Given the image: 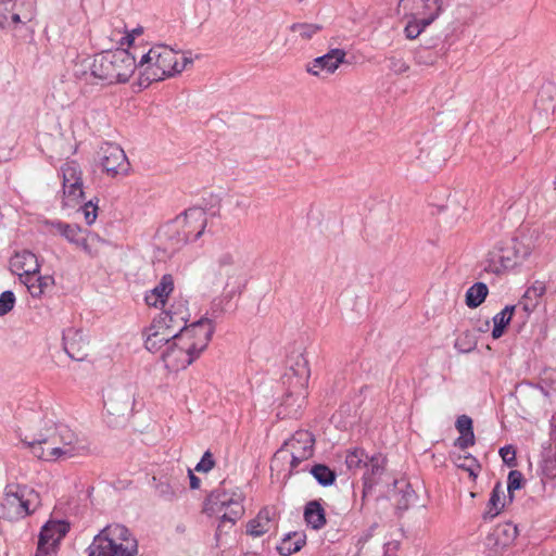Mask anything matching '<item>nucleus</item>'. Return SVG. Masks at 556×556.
Here are the masks:
<instances>
[{"mask_svg":"<svg viewBox=\"0 0 556 556\" xmlns=\"http://www.w3.org/2000/svg\"><path fill=\"white\" fill-rule=\"evenodd\" d=\"M100 164L111 177L126 173L129 165L124 150L114 143H105L101 148Z\"/></svg>","mask_w":556,"mask_h":556,"instance_id":"f3484780","label":"nucleus"},{"mask_svg":"<svg viewBox=\"0 0 556 556\" xmlns=\"http://www.w3.org/2000/svg\"><path fill=\"white\" fill-rule=\"evenodd\" d=\"M164 326L173 329L174 334L179 336L189 326H186L189 319L186 302L178 301L169 309L163 311L156 317Z\"/></svg>","mask_w":556,"mask_h":556,"instance_id":"6ab92c4d","label":"nucleus"},{"mask_svg":"<svg viewBox=\"0 0 556 556\" xmlns=\"http://www.w3.org/2000/svg\"><path fill=\"white\" fill-rule=\"evenodd\" d=\"M215 465L213 455L210 451H206L201 460L197 464L195 470L199 472H208Z\"/></svg>","mask_w":556,"mask_h":556,"instance_id":"8fccbe9b","label":"nucleus"},{"mask_svg":"<svg viewBox=\"0 0 556 556\" xmlns=\"http://www.w3.org/2000/svg\"><path fill=\"white\" fill-rule=\"evenodd\" d=\"M364 472V481L366 485L377 483L378 479L384 471V458L380 454L372 455L368 458Z\"/></svg>","mask_w":556,"mask_h":556,"instance_id":"473e14b6","label":"nucleus"},{"mask_svg":"<svg viewBox=\"0 0 556 556\" xmlns=\"http://www.w3.org/2000/svg\"><path fill=\"white\" fill-rule=\"evenodd\" d=\"M503 496H504V490H503L502 485L500 483H497L494 486V489L491 493L490 500H489L488 514H490L492 517L497 516L500 514V511L502 510V508L504 507Z\"/></svg>","mask_w":556,"mask_h":556,"instance_id":"79ce46f5","label":"nucleus"},{"mask_svg":"<svg viewBox=\"0 0 556 556\" xmlns=\"http://www.w3.org/2000/svg\"><path fill=\"white\" fill-rule=\"evenodd\" d=\"M41 505L40 495L27 485L9 483L0 504L2 516L9 520H18L35 513Z\"/></svg>","mask_w":556,"mask_h":556,"instance_id":"9b49d317","label":"nucleus"},{"mask_svg":"<svg viewBox=\"0 0 556 556\" xmlns=\"http://www.w3.org/2000/svg\"><path fill=\"white\" fill-rule=\"evenodd\" d=\"M488 287L484 282L473 283L466 292V304L470 308H476L483 303L488 295Z\"/></svg>","mask_w":556,"mask_h":556,"instance_id":"e433bc0d","label":"nucleus"},{"mask_svg":"<svg viewBox=\"0 0 556 556\" xmlns=\"http://www.w3.org/2000/svg\"><path fill=\"white\" fill-rule=\"evenodd\" d=\"M276 511L273 507H264L257 516L247 525V533L258 538L276 528Z\"/></svg>","mask_w":556,"mask_h":556,"instance_id":"b1692460","label":"nucleus"},{"mask_svg":"<svg viewBox=\"0 0 556 556\" xmlns=\"http://www.w3.org/2000/svg\"><path fill=\"white\" fill-rule=\"evenodd\" d=\"M62 186L71 182H83L81 169L77 162L67 161L61 166Z\"/></svg>","mask_w":556,"mask_h":556,"instance_id":"58836bf2","label":"nucleus"},{"mask_svg":"<svg viewBox=\"0 0 556 556\" xmlns=\"http://www.w3.org/2000/svg\"><path fill=\"white\" fill-rule=\"evenodd\" d=\"M303 516L306 525L314 530H319L326 525V511L319 501L306 503Z\"/></svg>","mask_w":556,"mask_h":556,"instance_id":"c756f323","label":"nucleus"},{"mask_svg":"<svg viewBox=\"0 0 556 556\" xmlns=\"http://www.w3.org/2000/svg\"><path fill=\"white\" fill-rule=\"evenodd\" d=\"M459 437L455 441V446L465 450L475 444V434L472 429V419L467 415H460L455 424Z\"/></svg>","mask_w":556,"mask_h":556,"instance_id":"7c9ffc66","label":"nucleus"},{"mask_svg":"<svg viewBox=\"0 0 556 556\" xmlns=\"http://www.w3.org/2000/svg\"><path fill=\"white\" fill-rule=\"evenodd\" d=\"M93 72H96L94 59L92 62L86 59L75 64L74 77L85 91H88V87L100 86V80Z\"/></svg>","mask_w":556,"mask_h":556,"instance_id":"cd10ccee","label":"nucleus"},{"mask_svg":"<svg viewBox=\"0 0 556 556\" xmlns=\"http://www.w3.org/2000/svg\"><path fill=\"white\" fill-rule=\"evenodd\" d=\"M441 14V0L433 1V12L429 16L415 17L405 26L404 33L408 39L417 38Z\"/></svg>","mask_w":556,"mask_h":556,"instance_id":"bb28decb","label":"nucleus"},{"mask_svg":"<svg viewBox=\"0 0 556 556\" xmlns=\"http://www.w3.org/2000/svg\"><path fill=\"white\" fill-rule=\"evenodd\" d=\"M243 492L239 488L228 489L226 481H223L220 486L208 495L204 510L208 515H219L220 523L217 532L222 531L226 522L233 526L243 516Z\"/></svg>","mask_w":556,"mask_h":556,"instance_id":"6e6552de","label":"nucleus"},{"mask_svg":"<svg viewBox=\"0 0 556 556\" xmlns=\"http://www.w3.org/2000/svg\"><path fill=\"white\" fill-rule=\"evenodd\" d=\"M290 29L293 33H298L302 39L308 40L320 30V26L317 24L294 23Z\"/></svg>","mask_w":556,"mask_h":556,"instance_id":"37998d69","label":"nucleus"},{"mask_svg":"<svg viewBox=\"0 0 556 556\" xmlns=\"http://www.w3.org/2000/svg\"><path fill=\"white\" fill-rule=\"evenodd\" d=\"M346 53L343 49H331L326 54L314 59L306 65L307 73L320 76L323 72L333 74L340 64L345 61Z\"/></svg>","mask_w":556,"mask_h":556,"instance_id":"aec40b11","label":"nucleus"},{"mask_svg":"<svg viewBox=\"0 0 556 556\" xmlns=\"http://www.w3.org/2000/svg\"><path fill=\"white\" fill-rule=\"evenodd\" d=\"M10 269L12 273L18 275L20 281L23 283L26 276L29 278L30 274L40 273V264L36 254L29 250L16 252L10 260Z\"/></svg>","mask_w":556,"mask_h":556,"instance_id":"4be33fe9","label":"nucleus"},{"mask_svg":"<svg viewBox=\"0 0 556 556\" xmlns=\"http://www.w3.org/2000/svg\"><path fill=\"white\" fill-rule=\"evenodd\" d=\"M522 473L518 470H511L508 473L507 491L511 494L514 491L519 490L522 484Z\"/></svg>","mask_w":556,"mask_h":556,"instance_id":"09e8293b","label":"nucleus"},{"mask_svg":"<svg viewBox=\"0 0 556 556\" xmlns=\"http://www.w3.org/2000/svg\"><path fill=\"white\" fill-rule=\"evenodd\" d=\"M33 454L46 462L65 460L88 453V445L67 425L45 419L38 433L21 438Z\"/></svg>","mask_w":556,"mask_h":556,"instance_id":"f257e3e1","label":"nucleus"},{"mask_svg":"<svg viewBox=\"0 0 556 556\" xmlns=\"http://www.w3.org/2000/svg\"><path fill=\"white\" fill-rule=\"evenodd\" d=\"M18 3L14 0H0V27L4 28L9 25V18L12 23H25L23 13L17 9Z\"/></svg>","mask_w":556,"mask_h":556,"instance_id":"2f4dec72","label":"nucleus"},{"mask_svg":"<svg viewBox=\"0 0 556 556\" xmlns=\"http://www.w3.org/2000/svg\"><path fill=\"white\" fill-rule=\"evenodd\" d=\"M68 530L70 526L65 521H48L39 533L36 556H56L59 544Z\"/></svg>","mask_w":556,"mask_h":556,"instance_id":"2eb2a0df","label":"nucleus"},{"mask_svg":"<svg viewBox=\"0 0 556 556\" xmlns=\"http://www.w3.org/2000/svg\"><path fill=\"white\" fill-rule=\"evenodd\" d=\"M142 27L135 28L131 33H128L125 37L121 39V46H130L134 42L135 36L142 34Z\"/></svg>","mask_w":556,"mask_h":556,"instance_id":"6e6d98bb","label":"nucleus"},{"mask_svg":"<svg viewBox=\"0 0 556 556\" xmlns=\"http://www.w3.org/2000/svg\"><path fill=\"white\" fill-rule=\"evenodd\" d=\"M305 400L306 399L300 402L296 391L286 389L277 416L280 418H298L305 405Z\"/></svg>","mask_w":556,"mask_h":556,"instance_id":"c85d7f7f","label":"nucleus"},{"mask_svg":"<svg viewBox=\"0 0 556 556\" xmlns=\"http://www.w3.org/2000/svg\"><path fill=\"white\" fill-rule=\"evenodd\" d=\"M87 345L80 330L71 328L63 332L64 351L72 359L84 361L88 355Z\"/></svg>","mask_w":556,"mask_h":556,"instance_id":"5701e85b","label":"nucleus"},{"mask_svg":"<svg viewBox=\"0 0 556 556\" xmlns=\"http://www.w3.org/2000/svg\"><path fill=\"white\" fill-rule=\"evenodd\" d=\"M189 478H190V488L192 490L199 489L200 479L191 470H189Z\"/></svg>","mask_w":556,"mask_h":556,"instance_id":"13d9d810","label":"nucleus"},{"mask_svg":"<svg viewBox=\"0 0 556 556\" xmlns=\"http://www.w3.org/2000/svg\"><path fill=\"white\" fill-rule=\"evenodd\" d=\"M188 242L198 240L207 225V214L202 207H190L173 219Z\"/></svg>","mask_w":556,"mask_h":556,"instance_id":"dca6fc26","label":"nucleus"},{"mask_svg":"<svg viewBox=\"0 0 556 556\" xmlns=\"http://www.w3.org/2000/svg\"><path fill=\"white\" fill-rule=\"evenodd\" d=\"M315 439L308 431H296L283 446L277 452L278 455L289 454L291 457V469H295L303 460L313 456Z\"/></svg>","mask_w":556,"mask_h":556,"instance_id":"ddd939ff","label":"nucleus"},{"mask_svg":"<svg viewBox=\"0 0 556 556\" xmlns=\"http://www.w3.org/2000/svg\"><path fill=\"white\" fill-rule=\"evenodd\" d=\"M392 497L395 503V507L400 511L407 510L417 500V494L412 488L410 483L405 480H395L393 485Z\"/></svg>","mask_w":556,"mask_h":556,"instance_id":"393cba45","label":"nucleus"},{"mask_svg":"<svg viewBox=\"0 0 556 556\" xmlns=\"http://www.w3.org/2000/svg\"><path fill=\"white\" fill-rule=\"evenodd\" d=\"M31 279H33L31 277L28 278L26 276L23 285L27 288L28 292L30 293V295L33 298L41 296L48 289H50L54 286V278L50 275L38 276L37 285H34Z\"/></svg>","mask_w":556,"mask_h":556,"instance_id":"c9c22d12","label":"nucleus"},{"mask_svg":"<svg viewBox=\"0 0 556 556\" xmlns=\"http://www.w3.org/2000/svg\"><path fill=\"white\" fill-rule=\"evenodd\" d=\"M214 331L213 320L206 317L189 325L161 351L165 367L170 371L187 368L205 351Z\"/></svg>","mask_w":556,"mask_h":556,"instance_id":"f03ea898","label":"nucleus"},{"mask_svg":"<svg viewBox=\"0 0 556 556\" xmlns=\"http://www.w3.org/2000/svg\"><path fill=\"white\" fill-rule=\"evenodd\" d=\"M546 291V287L541 281H535L525 293V298L528 299H539Z\"/></svg>","mask_w":556,"mask_h":556,"instance_id":"603ef678","label":"nucleus"},{"mask_svg":"<svg viewBox=\"0 0 556 556\" xmlns=\"http://www.w3.org/2000/svg\"><path fill=\"white\" fill-rule=\"evenodd\" d=\"M144 346L151 353L161 352L175 337L173 329L164 326L160 320L153 318L144 329Z\"/></svg>","mask_w":556,"mask_h":556,"instance_id":"a211bd4d","label":"nucleus"},{"mask_svg":"<svg viewBox=\"0 0 556 556\" xmlns=\"http://www.w3.org/2000/svg\"><path fill=\"white\" fill-rule=\"evenodd\" d=\"M515 312L514 305H506L500 313L493 317L492 338L500 339L504 334L506 326L510 323Z\"/></svg>","mask_w":556,"mask_h":556,"instance_id":"f704fd0d","label":"nucleus"},{"mask_svg":"<svg viewBox=\"0 0 556 556\" xmlns=\"http://www.w3.org/2000/svg\"><path fill=\"white\" fill-rule=\"evenodd\" d=\"M15 304V295L12 291L7 290L0 294V316L11 312Z\"/></svg>","mask_w":556,"mask_h":556,"instance_id":"c03bdc74","label":"nucleus"},{"mask_svg":"<svg viewBox=\"0 0 556 556\" xmlns=\"http://www.w3.org/2000/svg\"><path fill=\"white\" fill-rule=\"evenodd\" d=\"M243 492L239 488L228 489L226 481H223L220 486L208 495L204 510L208 515H219L220 523L217 532L222 531L226 522L233 526L243 516Z\"/></svg>","mask_w":556,"mask_h":556,"instance_id":"0eeeda50","label":"nucleus"},{"mask_svg":"<svg viewBox=\"0 0 556 556\" xmlns=\"http://www.w3.org/2000/svg\"><path fill=\"white\" fill-rule=\"evenodd\" d=\"M135 387L127 383L112 387L105 397L108 424L111 427L123 425L130 416L135 403Z\"/></svg>","mask_w":556,"mask_h":556,"instance_id":"f8f14e48","label":"nucleus"},{"mask_svg":"<svg viewBox=\"0 0 556 556\" xmlns=\"http://www.w3.org/2000/svg\"><path fill=\"white\" fill-rule=\"evenodd\" d=\"M500 455L506 465H508L510 467L516 466V451H515L514 446L506 445V446L501 447Z\"/></svg>","mask_w":556,"mask_h":556,"instance_id":"3c124183","label":"nucleus"},{"mask_svg":"<svg viewBox=\"0 0 556 556\" xmlns=\"http://www.w3.org/2000/svg\"><path fill=\"white\" fill-rule=\"evenodd\" d=\"M29 276L33 278V279H31V280H33V283H34V285H37V283H38V282H37V277H38V276H40V275H39V274H30Z\"/></svg>","mask_w":556,"mask_h":556,"instance_id":"bf43d9fd","label":"nucleus"},{"mask_svg":"<svg viewBox=\"0 0 556 556\" xmlns=\"http://www.w3.org/2000/svg\"><path fill=\"white\" fill-rule=\"evenodd\" d=\"M543 236L539 225L522 226L510 243L496 245L488 253L484 269L502 275L521 265L533 252Z\"/></svg>","mask_w":556,"mask_h":556,"instance_id":"7ed1b4c3","label":"nucleus"},{"mask_svg":"<svg viewBox=\"0 0 556 556\" xmlns=\"http://www.w3.org/2000/svg\"><path fill=\"white\" fill-rule=\"evenodd\" d=\"M42 225L50 233L61 236L90 258L99 257L103 247L108 244V241L98 233L83 229L77 224H68L59 219H46Z\"/></svg>","mask_w":556,"mask_h":556,"instance_id":"1a4fd4ad","label":"nucleus"},{"mask_svg":"<svg viewBox=\"0 0 556 556\" xmlns=\"http://www.w3.org/2000/svg\"><path fill=\"white\" fill-rule=\"evenodd\" d=\"M155 490L157 495L166 501H173L177 496L176 489L166 481H160Z\"/></svg>","mask_w":556,"mask_h":556,"instance_id":"a18cd8bd","label":"nucleus"},{"mask_svg":"<svg viewBox=\"0 0 556 556\" xmlns=\"http://www.w3.org/2000/svg\"><path fill=\"white\" fill-rule=\"evenodd\" d=\"M157 241L162 247L164 253L167 255L174 254L176 251L181 249L186 243V235L181 233L179 227L174 220L165 224L157 231Z\"/></svg>","mask_w":556,"mask_h":556,"instance_id":"412c9836","label":"nucleus"},{"mask_svg":"<svg viewBox=\"0 0 556 556\" xmlns=\"http://www.w3.org/2000/svg\"><path fill=\"white\" fill-rule=\"evenodd\" d=\"M84 195L83 182H71L63 186V204L73 207L79 203Z\"/></svg>","mask_w":556,"mask_h":556,"instance_id":"4c0bfd02","label":"nucleus"},{"mask_svg":"<svg viewBox=\"0 0 556 556\" xmlns=\"http://www.w3.org/2000/svg\"><path fill=\"white\" fill-rule=\"evenodd\" d=\"M80 211L87 225H92L98 216V205L92 201L85 203Z\"/></svg>","mask_w":556,"mask_h":556,"instance_id":"de8ad7c7","label":"nucleus"},{"mask_svg":"<svg viewBox=\"0 0 556 556\" xmlns=\"http://www.w3.org/2000/svg\"><path fill=\"white\" fill-rule=\"evenodd\" d=\"M178 61V52L165 45H155L137 62L140 73V85L148 87L153 81H161L180 74L193 62L191 56L182 55Z\"/></svg>","mask_w":556,"mask_h":556,"instance_id":"20e7f679","label":"nucleus"},{"mask_svg":"<svg viewBox=\"0 0 556 556\" xmlns=\"http://www.w3.org/2000/svg\"><path fill=\"white\" fill-rule=\"evenodd\" d=\"M389 68L395 74H403L408 71V64L399 58H390L389 59Z\"/></svg>","mask_w":556,"mask_h":556,"instance_id":"864d4df0","label":"nucleus"},{"mask_svg":"<svg viewBox=\"0 0 556 556\" xmlns=\"http://www.w3.org/2000/svg\"><path fill=\"white\" fill-rule=\"evenodd\" d=\"M369 456L363 448H354L349 451L345 457V464L349 469L357 470L366 467Z\"/></svg>","mask_w":556,"mask_h":556,"instance_id":"ea45409f","label":"nucleus"},{"mask_svg":"<svg viewBox=\"0 0 556 556\" xmlns=\"http://www.w3.org/2000/svg\"><path fill=\"white\" fill-rule=\"evenodd\" d=\"M207 279L213 286L223 288V296L228 301L240 294L247 283L243 266L229 252L222 253L217 257Z\"/></svg>","mask_w":556,"mask_h":556,"instance_id":"9d476101","label":"nucleus"},{"mask_svg":"<svg viewBox=\"0 0 556 556\" xmlns=\"http://www.w3.org/2000/svg\"><path fill=\"white\" fill-rule=\"evenodd\" d=\"M422 4L424 12L422 16H429L431 12H433V1L434 0H419ZM443 10V0H441V11Z\"/></svg>","mask_w":556,"mask_h":556,"instance_id":"4d7b16f0","label":"nucleus"},{"mask_svg":"<svg viewBox=\"0 0 556 556\" xmlns=\"http://www.w3.org/2000/svg\"><path fill=\"white\" fill-rule=\"evenodd\" d=\"M94 67L100 86H104L128 81L137 68V62L126 49H116L96 54Z\"/></svg>","mask_w":556,"mask_h":556,"instance_id":"423d86ee","label":"nucleus"},{"mask_svg":"<svg viewBox=\"0 0 556 556\" xmlns=\"http://www.w3.org/2000/svg\"><path fill=\"white\" fill-rule=\"evenodd\" d=\"M311 473L323 486L331 485L336 480V473L326 465H315L311 469Z\"/></svg>","mask_w":556,"mask_h":556,"instance_id":"a19ab883","label":"nucleus"},{"mask_svg":"<svg viewBox=\"0 0 556 556\" xmlns=\"http://www.w3.org/2000/svg\"><path fill=\"white\" fill-rule=\"evenodd\" d=\"M21 5H26V11L23 13L24 22H30L35 15V0H14Z\"/></svg>","mask_w":556,"mask_h":556,"instance_id":"5fc2aeb1","label":"nucleus"},{"mask_svg":"<svg viewBox=\"0 0 556 556\" xmlns=\"http://www.w3.org/2000/svg\"><path fill=\"white\" fill-rule=\"evenodd\" d=\"M137 553V540L119 523L103 528L88 547V556H136Z\"/></svg>","mask_w":556,"mask_h":556,"instance_id":"39448f33","label":"nucleus"},{"mask_svg":"<svg viewBox=\"0 0 556 556\" xmlns=\"http://www.w3.org/2000/svg\"><path fill=\"white\" fill-rule=\"evenodd\" d=\"M305 544V535L302 533L293 532L286 535L281 543L277 546L280 555L289 556L299 552Z\"/></svg>","mask_w":556,"mask_h":556,"instance_id":"72a5a7b5","label":"nucleus"},{"mask_svg":"<svg viewBox=\"0 0 556 556\" xmlns=\"http://www.w3.org/2000/svg\"><path fill=\"white\" fill-rule=\"evenodd\" d=\"M311 376L308 361L304 355L299 354L294 357L290 366L285 371L281 380L288 390H294L299 394V401L307 396V384Z\"/></svg>","mask_w":556,"mask_h":556,"instance_id":"4468645a","label":"nucleus"},{"mask_svg":"<svg viewBox=\"0 0 556 556\" xmlns=\"http://www.w3.org/2000/svg\"><path fill=\"white\" fill-rule=\"evenodd\" d=\"M454 346L460 353H469L475 350L476 342L469 334H464L455 340Z\"/></svg>","mask_w":556,"mask_h":556,"instance_id":"49530a36","label":"nucleus"},{"mask_svg":"<svg viewBox=\"0 0 556 556\" xmlns=\"http://www.w3.org/2000/svg\"><path fill=\"white\" fill-rule=\"evenodd\" d=\"M173 290V277L170 275H164L160 282L146 294L144 301L149 306L153 307H157L160 304L164 305Z\"/></svg>","mask_w":556,"mask_h":556,"instance_id":"a878e982","label":"nucleus"}]
</instances>
